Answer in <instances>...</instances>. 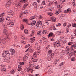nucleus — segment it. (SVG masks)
<instances>
[{
	"instance_id": "obj_1",
	"label": "nucleus",
	"mask_w": 76,
	"mask_h": 76,
	"mask_svg": "<svg viewBox=\"0 0 76 76\" xmlns=\"http://www.w3.org/2000/svg\"><path fill=\"white\" fill-rule=\"evenodd\" d=\"M11 19V18L7 17V18H6V20H8L9 21L7 23H6V24H7V25H10L12 27V26H13V25H14V23L13 21L12 20H10Z\"/></svg>"
},
{
	"instance_id": "obj_2",
	"label": "nucleus",
	"mask_w": 76,
	"mask_h": 76,
	"mask_svg": "<svg viewBox=\"0 0 76 76\" xmlns=\"http://www.w3.org/2000/svg\"><path fill=\"white\" fill-rule=\"evenodd\" d=\"M34 19H35V20L34 21H32L31 23H28V25H31L32 26L35 25L36 23V18L35 16H32L30 18V20H32Z\"/></svg>"
},
{
	"instance_id": "obj_3",
	"label": "nucleus",
	"mask_w": 76,
	"mask_h": 76,
	"mask_svg": "<svg viewBox=\"0 0 76 76\" xmlns=\"http://www.w3.org/2000/svg\"><path fill=\"white\" fill-rule=\"evenodd\" d=\"M7 23H6L5 25H3L4 28V29L3 32L4 35H6L8 31L7 30Z\"/></svg>"
},
{
	"instance_id": "obj_4",
	"label": "nucleus",
	"mask_w": 76,
	"mask_h": 76,
	"mask_svg": "<svg viewBox=\"0 0 76 76\" xmlns=\"http://www.w3.org/2000/svg\"><path fill=\"white\" fill-rule=\"evenodd\" d=\"M10 58V54L9 52H8V53L7 55L5 57V58H4V61H7V60L8 61L9 60Z\"/></svg>"
},
{
	"instance_id": "obj_5",
	"label": "nucleus",
	"mask_w": 76,
	"mask_h": 76,
	"mask_svg": "<svg viewBox=\"0 0 76 76\" xmlns=\"http://www.w3.org/2000/svg\"><path fill=\"white\" fill-rule=\"evenodd\" d=\"M66 54L67 55H70L71 54V50H70V49L69 47H66Z\"/></svg>"
},
{
	"instance_id": "obj_6",
	"label": "nucleus",
	"mask_w": 76,
	"mask_h": 76,
	"mask_svg": "<svg viewBox=\"0 0 76 76\" xmlns=\"http://www.w3.org/2000/svg\"><path fill=\"white\" fill-rule=\"evenodd\" d=\"M42 21H39L37 23L36 26L37 27H41L42 26Z\"/></svg>"
},
{
	"instance_id": "obj_7",
	"label": "nucleus",
	"mask_w": 76,
	"mask_h": 76,
	"mask_svg": "<svg viewBox=\"0 0 76 76\" xmlns=\"http://www.w3.org/2000/svg\"><path fill=\"white\" fill-rule=\"evenodd\" d=\"M9 53V51L8 50H6V51H3V53L2 54V55L4 57H6L7 55Z\"/></svg>"
},
{
	"instance_id": "obj_8",
	"label": "nucleus",
	"mask_w": 76,
	"mask_h": 76,
	"mask_svg": "<svg viewBox=\"0 0 76 76\" xmlns=\"http://www.w3.org/2000/svg\"><path fill=\"white\" fill-rule=\"evenodd\" d=\"M74 48H76V44H74L71 46L70 49L72 50V51H73V49Z\"/></svg>"
},
{
	"instance_id": "obj_9",
	"label": "nucleus",
	"mask_w": 76,
	"mask_h": 76,
	"mask_svg": "<svg viewBox=\"0 0 76 76\" xmlns=\"http://www.w3.org/2000/svg\"><path fill=\"white\" fill-rule=\"evenodd\" d=\"M22 66L20 65H18V69H17V72L19 73L20 72V71L22 70Z\"/></svg>"
},
{
	"instance_id": "obj_10",
	"label": "nucleus",
	"mask_w": 76,
	"mask_h": 76,
	"mask_svg": "<svg viewBox=\"0 0 76 76\" xmlns=\"http://www.w3.org/2000/svg\"><path fill=\"white\" fill-rule=\"evenodd\" d=\"M14 5H15L17 7L18 6L20 7L21 5V4H18V2L16 1H15L14 3Z\"/></svg>"
},
{
	"instance_id": "obj_11",
	"label": "nucleus",
	"mask_w": 76,
	"mask_h": 76,
	"mask_svg": "<svg viewBox=\"0 0 76 76\" xmlns=\"http://www.w3.org/2000/svg\"><path fill=\"white\" fill-rule=\"evenodd\" d=\"M30 42H31V43H33L35 40V37L31 38L30 39Z\"/></svg>"
},
{
	"instance_id": "obj_12",
	"label": "nucleus",
	"mask_w": 76,
	"mask_h": 76,
	"mask_svg": "<svg viewBox=\"0 0 76 76\" xmlns=\"http://www.w3.org/2000/svg\"><path fill=\"white\" fill-rule=\"evenodd\" d=\"M71 12V10L70 9V8H68V9H67V10H66V11L65 12V13H70Z\"/></svg>"
},
{
	"instance_id": "obj_13",
	"label": "nucleus",
	"mask_w": 76,
	"mask_h": 76,
	"mask_svg": "<svg viewBox=\"0 0 76 76\" xmlns=\"http://www.w3.org/2000/svg\"><path fill=\"white\" fill-rule=\"evenodd\" d=\"M50 20L51 21L53 22H55L56 20V18H55V17H51Z\"/></svg>"
},
{
	"instance_id": "obj_14",
	"label": "nucleus",
	"mask_w": 76,
	"mask_h": 76,
	"mask_svg": "<svg viewBox=\"0 0 76 76\" xmlns=\"http://www.w3.org/2000/svg\"><path fill=\"white\" fill-rule=\"evenodd\" d=\"M32 5L34 7H37V4L36 2H34L32 4Z\"/></svg>"
},
{
	"instance_id": "obj_15",
	"label": "nucleus",
	"mask_w": 76,
	"mask_h": 76,
	"mask_svg": "<svg viewBox=\"0 0 76 76\" xmlns=\"http://www.w3.org/2000/svg\"><path fill=\"white\" fill-rule=\"evenodd\" d=\"M14 14V12H12V11H10L8 13V15H12Z\"/></svg>"
},
{
	"instance_id": "obj_16",
	"label": "nucleus",
	"mask_w": 76,
	"mask_h": 76,
	"mask_svg": "<svg viewBox=\"0 0 76 76\" xmlns=\"http://www.w3.org/2000/svg\"><path fill=\"white\" fill-rule=\"evenodd\" d=\"M48 30L47 29L45 30H43L42 31V34L44 35H45L47 33Z\"/></svg>"
},
{
	"instance_id": "obj_17",
	"label": "nucleus",
	"mask_w": 76,
	"mask_h": 76,
	"mask_svg": "<svg viewBox=\"0 0 76 76\" xmlns=\"http://www.w3.org/2000/svg\"><path fill=\"white\" fill-rule=\"evenodd\" d=\"M72 25L74 28H76V23L72 22Z\"/></svg>"
},
{
	"instance_id": "obj_18",
	"label": "nucleus",
	"mask_w": 76,
	"mask_h": 76,
	"mask_svg": "<svg viewBox=\"0 0 76 76\" xmlns=\"http://www.w3.org/2000/svg\"><path fill=\"white\" fill-rule=\"evenodd\" d=\"M59 42H59H57L56 43V45L57 46V47H60L61 46L60 45V43Z\"/></svg>"
},
{
	"instance_id": "obj_19",
	"label": "nucleus",
	"mask_w": 76,
	"mask_h": 76,
	"mask_svg": "<svg viewBox=\"0 0 76 76\" xmlns=\"http://www.w3.org/2000/svg\"><path fill=\"white\" fill-rule=\"evenodd\" d=\"M10 51L12 53H15V50L11 48L10 49Z\"/></svg>"
},
{
	"instance_id": "obj_20",
	"label": "nucleus",
	"mask_w": 76,
	"mask_h": 76,
	"mask_svg": "<svg viewBox=\"0 0 76 76\" xmlns=\"http://www.w3.org/2000/svg\"><path fill=\"white\" fill-rule=\"evenodd\" d=\"M52 52V50H49L48 51V54H51Z\"/></svg>"
},
{
	"instance_id": "obj_21",
	"label": "nucleus",
	"mask_w": 76,
	"mask_h": 76,
	"mask_svg": "<svg viewBox=\"0 0 76 76\" xmlns=\"http://www.w3.org/2000/svg\"><path fill=\"white\" fill-rule=\"evenodd\" d=\"M20 1L21 2L25 3L27 1V0H20Z\"/></svg>"
},
{
	"instance_id": "obj_22",
	"label": "nucleus",
	"mask_w": 76,
	"mask_h": 76,
	"mask_svg": "<svg viewBox=\"0 0 76 76\" xmlns=\"http://www.w3.org/2000/svg\"><path fill=\"white\" fill-rule=\"evenodd\" d=\"M11 3H12L11 0H9L7 1V4H9L10 6V5Z\"/></svg>"
},
{
	"instance_id": "obj_23",
	"label": "nucleus",
	"mask_w": 76,
	"mask_h": 76,
	"mask_svg": "<svg viewBox=\"0 0 76 76\" xmlns=\"http://www.w3.org/2000/svg\"><path fill=\"white\" fill-rule=\"evenodd\" d=\"M33 56L34 58H37V55L36 54V52H34L33 54Z\"/></svg>"
},
{
	"instance_id": "obj_24",
	"label": "nucleus",
	"mask_w": 76,
	"mask_h": 76,
	"mask_svg": "<svg viewBox=\"0 0 76 76\" xmlns=\"http://www.w3.org/2000/svg\"><path fill=\"white\" fill-rule=\"evenodd\" d=\"M4 18H0V22H4Z\"/></svg>"
},
{
	"instance_id": "obj_25",
	"label": "nucleus",
	"mask_w": 76,
	"mask_h": 76,
	"mask_svg": "<svg viewBox=\"0 0 76 76\" xmlns=\"http://www.w3.org/2000/svg\"><path fill=\"white\" fill-rule=\"evenodd\" d=\"M16 70H12L11 72H10V73L11 74H14L15 72L16 71Z\"/></svg>"
},
{
	"instance_id": "obj_26",
	"label": "nucleus",
	"mask_w": 76,
	"mask_h": 76,
	"mask_svg": "<svg viewBox=\"0 0 76 76\" xmlns=\"http://www.w3.org/2000/svg\"><path fill=\"white\" fill-rule=\"evenodd\" d=\"M20 29L22 30H23L24 29V26L23 25H21L20 26Z\"/></svg>"
},
{
	"instance_id": "obj_27",
	"label": "nucleus",
	"mask_w": 76,
	"mask_h": 76,
	"mask_svg": "<svg viewBox=\"0 0 76 76\" xmlns=\"http://www.w3.org/2000/svg\"><path fill=\"white\" fill-rule=\"evenodd\" d=\"M24 31V33H25L26 34H28V31L27 30H25Z\"/></svg>"
},
{
	"instance_id": "obj_28",
	"label": "nucleus",
	"mask_w": 76,
	"mask_h": 76,
	"mask_svg": "<svg viewBox=\"0 0 76 76\" xmlns=\"http://www.w3.org/2000/svg\"><path fill=\"white\" fill-rule=\"evenodd\" d=\"M48 14L51 16L52 15H53V13L51 12H49L48 13Z\"/></svg>"
},
{
	"instance_id": "obj_29",
	"label": "nucleus",
	"mask_w": 76,
	"mask_h": 76,
	"mask_svg": "<svg viewBox=\"0 0 76 76\" xmlns=\"http://www.w3.org/2000/svg\"><path fill=\"white\" fill-rule=\"evenodd\" d=\"M64 64V62H62V63H61V64L59 65V66H63V65Z\"/></svg>"
},
{
	"instance_id": "obj_30",
	"label": "nucleus",
	"mask_w": 76,
	"mask_h": 76,
	"mask_svg": "<svg viewBox=\"0 0 76 76\" xmlns=\"http://www.w3.org/2000/svg\"><path fill=\"white\" fill-rule=\"evenodd\" d=\"M45 1H42V5H45Z\"/></svg>"
},
{
	"instance_id": "obj_31",
	"label": "nucleus",
	"mask_w": 76,
	"mask_h": 76,
	"mask_svg": "<svg viewBox=\"0 0 76 76\" xmlns=\"http://www.w3.org/2000/svg\"><path fill=\"white\" fill-rule=\"evenodd\" d=\"M6 69L5 68H4V67H2V70L1 71L3 72H5V71Z\"/></svg>"
},
{
	"instance_id": "obj_32",
	"label": "nucleus",
	"mask_w": 76,
	"mask_h": 76,
	"mask_svg": "<svg viewBox=\"0 0 76 76\" xmlns=\"http://www.w3.org/2000/svg\"><path fill=\"white\" fill-rule=\"evenodd\" d=\"M53 35V33H50L49 34V35H48L49 37H51V36H52Z\"/></svg>"
},
{
	"instance_id": "obj_33",
	"label": "nucleus",
	"mask_w": 76,
	"mask_h": 76,
	"mask_svg": "<svg viewBox=\"0 0 76 76\" xmlns=\"http://www.w3.org/2000/svg\"><path fill=\"white\" fill-rule=\"evenodd\" d=\"M76 60V58H75V57H73V58H72L71 59V60L72 61H75V60Z\"/></svg>"
},
{
	"instance_id": "obj_34",
	"label": "nucleus",
	"mask_w": 76,
	"mask_h": 76,
	"mask_svg": "<svg viewBox=\"0 0 76 76\" xmlns=\"http://www.w3.org/2000/svg\"><path fill=\"white\" fill-rule=\"evenodd\" d=\"M30 46V44H28L25 46V48H27L28 47Z\"/></svg>"
},
{
	"instance_id": "obj_35",
	"label": "nucleus",
	"mask_w": 76,
	"mask_h": 76,
	"mask_svg": "<svg viewBox=\"0 0 76 76\" xmlns=\"http://www.w3.org/2000/svg\"><path fill=\"white\" fill-rule=\"evenodd\" d=\"M24 64V62H20V64L21 65H23V64Z\"/></svg>"
},
{
	"instance_id": "obj_36",
	"label": "nucleus",
	"mask_w": 76,
	"mask_h": 76,
	"mask_svg": "<svg viewBox=\"0 0 76 76\" xmlns=\"http://www.w3.org/2000/svg\"><path fill=\"white\" fill-rule=\"evenodd\" d=\"M35 69H38V68H39V66H35Z\"/></svg>"
},
{
	"instance_id": "obj_37",
	"label": "nucleus",
	"mask_w": 76,
	"mask_h": 76,
	"mask_svg": "<svg viewBox=\"0 0 76 76\" xmlns=\"http://www.w3.org/2000/svg\"><path fill=\"white\" fill-rule=\"evenodd\" d=\"M4 15H5L4 13H1L0 15V16H1V17H3V16Z\"/></svg>"
},
{
	"instance_id": "obj_38",
	"label": "nucleus",
	"mask_w": 76,
	"mask_h": 76,
	"mask_svg": "<svg viewBox=\"0 0 76 76\" xmlns=\"http://www.w3.org/2000/svg\"><path fill=\"white\" fill-rule=\"evenodd\" d=\"M26 9V7L25 4L23 7V10H24V9Z\"/></svg>"
},
{
	"instance_id": "obj_39",
	"label": "nucleus",
	"mask_w": 76,
	"mask_h": 76,
	"mask_svg": "<svg viewBox=\"0 0 76 76\" xmlns=\"http://www.w3.org/2000/svg\"><path fill=\"white\" fill-rule=\"evenodd\" d=\"M43 18L42 16H41V15H39V19H42Z\"/></svg>"
},
{
	"instance_id": "obj_40",
	"label": "nucleus",
	"mask_w": 76,
	"mask_h": 76,
	"mask_svg": "<svg viewBox=\"0 0 76 76\" xmlns=\"http://www.w3.org/2000/svg\"><path fill=\"white\" fill-rule=\"evenodd\" d=\"M17 36H14V40H15H15H16L17 39Z\"/></svg>"
},
{
	"instance_id": "obj_41",
	"label": "nucleus",
	"mask_w": 76,
	"mask_h": 76,
	"mask_svg": "<svg viewBox=\"0 0 76 76\" xmlns=\"http://www.w3.org/2000/svg\"><path fill=\"white\" fill-rule=\"evenodd\" d=\"M21 38L22 39H25V37H24V36H23V35H22V36L21 37Z\"/></svg>"
},
{
	"instance_id": "obj_42",
	"label": "nucleus",
	"mask_w": 76,
	"mask_h": 76,
	"mask_svg": "<svg viewBox=\"0 0 76 76\" xmlns=\"http://www.w3.org/2000/svg\"><path fill=\"white\" fill-rule=\"evenodd\" d=\"M71 26V24L70 23H69L68 24V25H67V27L69 28Z\"/></svg>"
},
{
	"instance_id": "obj_43",
	"label": "nucleus",
	"mask_w": 76,
	"mask_h": 76,
	"mask_svg": "<svg viewBox=\"0 0 76 76\" xmlns=\"http://www.w3.org/2000/svg\"><path fill=\"white\" fill-rule=\"evenodd\" d=\"M58 33L59 35H61V31H59Z\"/></svg>"
},
{
	"instance_id": "obj_44",
	"label": "nucleus",
	"mask_w": 76,
	"mask_h": 76,
	"mask_svg": "<svg viewBox=\"0 0 76 76\" xmlns=\"http://www.w3.org/2000/svg\"><path fill=\"white\" fill-rule=\"evenodd\" d=\"M29 50L30 51L32 52V51H33V50L32 49L30 48H29Z\"/></svg>"
},
{
	"instance_id": "obj_45",
	"label": "nucleus",
	"mask_w": 76,
	"mask_h": 76,
	"mask_svg": "<svg viewBox=\"0 0 76 76\" xmlns=\"http://www.w3.org/2000/svg\"><path fill=\"white\" fill-rule=\"evenodd\" d=\"M35 31H32V34L33 35H34V34H35Z\"/></svg>"
},
{
	"instance_id": "obj_46",
	"label": "nucleus",
	"mask_w": 76,
	"mask_h": 76,
	"mask_svg": "<svg viewBox=\"0 0 76 76\" xmlns=\"http://www.w3.org/2000/svg\"><path fill=\"white\" fill-rule=\"evenodd\" d=\"M29 56V54H28V53H27L26 55V56L27 57V58H28V57Z\"/></svg>"
},
{
	"instance_id": "obj_47",
	"label": "nucleus",
	"mask_w": 76,
	"mask_h": 76,
	"mask_svg": "<svg viewBox=\"0 0 76 76\" xmlns=\"http://www.w3.org/2000/svg\"><path fill=\"white\" fill-rule=\"evenodd\" d=\"M28 12V11H25L23 12L24 14H27Z\"/></svg>"
},
{
	"instance_id": "obj_48",
	"label": "nucleus",
	"mask_w": 76,
	"mask_h": 76,
	"mask_svg": "<svg viewBox=\"0 0 76 76\" xmlns=\"http://www.w3.org/2000/svg\"><path fill=\"white\" fill-rule=\"evenodd\" d=\"M37 60H38L37 59H34L33 60V61L35 62H37Z\"/></svg>"
},
{
	"instance_id": "obj_49",
	"label": "nucleus",
	"mask_w": 76,
	"mask_h": 76,
	"mask_svg": "<svg viewBox=\"0 0 76 76\" xmlns=\"http://www.w3.org/2000/svg\"><path fill=\"white\" fill-rule=\"evenodd\" d=\"M9 39V37H7V38H5V39L6 40H7L8 39Z\"/></svg>"
},
{
	"instance_id": "obj_50",
	"label": "nucleus",
	"mask_w": 76,
	"mask_h": 76,
	"mask_svg": "<svg viewBox=\"0 0 76 76\" xmlns=\"http://www.w3.org/2000/svg\"><path fill=\"white\" fill-rule=\"evenodd\" d=\"M42 39L43 40H44V41L46 40L47 39H46V38H45V37H43Z\"/></svg>"
},
{
	"instance_id": "obj_51",
	"label": "nucleus",
	"mask_w": 76,
	"mask_h": 76,
	"mask_svg": "<svg viewBox=\"0 0 76 76\" xmlns=\"http://www.w3.org/2000/svg\"><path fill=\"white\" fill-rule=\"evenodd\" d=\"M58 60H59L58 59V60H57V59H56V60L54 62V64H56L57 63V61H58Z\"/></svg>"
},
{
	"instance_id": "obj_52",
	"label": "nucleus",
	"mask_w": 76,
	"mask_h": 76,
	"mask_svg": "<svg viewBox=\"0 0 76 76\" xmlns=\"http://www.w3.org/2000/svg\"><path fill=\"white\" fill-rule=\"evenodd\" d=\"M40 33H41V31H38V32H37V34L38 35H40Z\"/></svg>"
},
{
	"instance_id": "obj_53",
	"label": "nucleus",
	"mask_w": 76,
	"mask_h": 76,
	"mask_svg": "<svg viewBox=\"0 0 76 76\" xmlns=\"http://www.w3.org/2000/svg\"><path fill=\"white\" fill-rule=\"evenodd\" d=\"M6 7H9L10 6V5L9 4H7H7L6 5Z\"/></svg>"
},
{
	"instance_id": "obj_54",
	"label": "nucleus",
	"mask_w": 76,
	"mask_h": 76,
	"mask_svg": "<svg viewBox=\"0 0 76 76\" xmlns=\"http://www.w3.org/2000/svg\"><path fill=\"white\" fill-rule=\"evenodd\" d=\"M23 22H27V20L26 19H24L23 20Z\"/></svg>"
},
{
	"instance_id": "obj_55",
	"label": "nucleus",
	"mask_w": 76,
	"mask_h": 76,
	"mask_svg": "<svg viewBox=\"0 0 76 76\" xmlns=\"http://www.w3.org/2000/svg\"><path fill=\"white\" fill-rule=\"evenodd\" d=\"M68 27H67V28H66V31H67V32H66V33H68V32H69V29H68Z\"/></svg>"
},
{
	"instance_id": "obj_56",
	"label": "nucleus",
	"mask_w": 76,
	"mask_h": 76,
	"mask_svg": "<svg viewBox=\"0 0 76 76\" xmlns=\"http://www.w3.org/2000/svg\"><path fill=\"white\" fill-rule=\"evenodd\" d=\"M28 3H27L25 4V6L26 7V8L27 7V6L28 5Z\"/></svg>"
},
{
	"instance_id": "obj_57",
	"label": "nucleus",
	"mask_w": 76,
	"mask_h": 76,
	"mask_svg": "<svg viewBox=\"0 0 76 76\" xmlns=\"http://www.w3.org/2000/svg\"><path fill=\"white\" fill-rule=\"evenodd\" d=\"M72 44V42H69V43H68V45H71Z\"/></svg>"
},
{
	"instance_id": "obj_58",
	"label": "nucleus",
	"mask_w": 76,
	"mask_h": 76,
	"mask_svg": "<svg viewBox=\"0 0 76 76\" xmlns=\"http://www.w3.org/2000/svg\"><path fill=\"white\" fill-rule=\"evenodd\" d=\"M1 69L2 70V67H4V66L3 65H1Z\"/></svg>"
},
{
	"instance_id": "obj_59",
	"label": "nucleus",
	"mask_w": 76,
	"mask_h": 76,
	"mask_svg": "<svg viewBox=\"0 0 76 76\" xmlns=\"http://www.w3.org/2000/svg\"><path fill=\"white\" fill-rule=\"evenodd\" d=\"M60 25H61V24H60V23H58V24L57 25H56L57 27H59V26H60Z\"/></svg>"
},
{
	"instance_id": "obj_60",
	"label": "nucleus",
	"mask_w": 76,
	"mask_h": 76,
	"mask_svg": "<svg viewBox=\"0 0 76 76\" xmlns=\"http://www.w3.org/2000/svg\"><path fill=\"white\" fill-rule=\"evenodd\" d=\"M63 25L64 27H65V26L66 25V23H64V24H63Z\"/></svg>"
},
{
	"instance_id": "obj_61",
	"label": "nucleus",
	"mask_w": 76,
	"mask_h": 76,
	"mask_svg": "<svg viewBox=\"0 0 76 76\" xmlns=\"http://www.w3.org/2000/svg\"><path fill=\"white\" fill-rule=\"evenodd\" d=\"M58 3L57 1H56V2H55V4L56 5V4H57Z\"/></svg>"
},
{
	"instance_id": "obj_62",
	"label": "nucleus",
	"mask_w": 76,
	"mask_h": 76,
	"mask_svg": "<svg viewBox=\"0 0 76 76\" xmlns=\"http://www.w3.org/2000/svg\"><path fill=\"white\" fill-rule=\"evenodd\" d=\"M69 74V73H68L67 74H66L65 75H64V76H67V75H68Z\"/></svg>"
},
{
	"instance_id": "obj_63",
	"label": "nucleus",
	"mask_w": 76,
	"mask_h": 76,
	"mask_svg": "<svg viewBox=\"0 0 76 76\" xmlns=\"http://www.w3.org/2000/svg\"><path fill=\"white\" fill-rule=\"evenodd\" d=\"M51 39V41H54V39H53V38H52V39Z\"/></svg>"
},
{
	"instance_id": "obj_64",
	"label": "nucleus",
	"mask_w": 76,
	"mask_h": 76,
	"mask_svg": "<svg viewBox=\"0 0 76 76\" xmlns=\"http://www.w3.org/2000/svg\"><path fill=\"white\" fill-rule=\"evenodd\" d=\"M39 74H37L35 75V76H39Z\"/></svg>"
}]
</instances>
